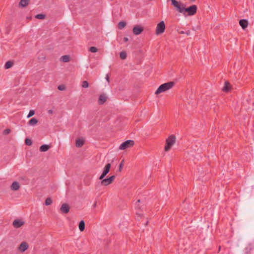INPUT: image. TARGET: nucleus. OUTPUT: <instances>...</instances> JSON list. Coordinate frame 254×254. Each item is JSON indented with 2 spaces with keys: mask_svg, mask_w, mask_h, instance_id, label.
<instances>
[{
  "mask_svg": "<svg viewBox=\"0 0 254 254\" xmlns=\"http://www.w3.org/2000/svg\"><path fill=\"white\" fill-rule=\"evenodd\" d=\"M175 85L174 82L171 81L167 82L161 85L157 89L155 92L156 94H158L160 93L164 92L171 88H172Z\"/></svg>",
  "mask_w": 254,
  "mask_h": 254,
  "instance_id": "nucleus-1",
  "label": "nucleus"
},
{
  "mask_svg": "<svg viewBox=\"0 0 254 254\" xmlns=\"http://www.w3.org/2000/svg\"><path fill=\"white\" fill-rule=\"evenodd\" d=\"M176 141V136L174 135H170L166 140V144L165 146V150L169 151Z\"/></svg>",
  "mask_w": 254,
  "mask_h": 254,
  "instance_id": "nucleus-2",
  "label": "nucleus"
},
{
  "mask_svg": "<svg viewBox=\"0 0 254 254\" xmlns=\"http://www.w3.org/2000/svg\"><path fill=\"white\" fill-rule=\"evenodd\" d=\"M171 4L175 6L177 10L183 14H184V10L185 5L184 4L176 0H171Z\"/></svg>",
  "mask_w": 254,
  "mask_h": 254,
  "instance_id": "nucleus-3",
  "label": "nucleus"
},
{
  "mask_svg": "<svg viewBox=\"0 0 254 254\" xmlns=\"http://www.w3.org/2000/svg\"><path fill=\"white\" fill-rule=\"evenodd\" d=\"M197 11V6L195 5H192L190 6L185 8L184 10V15H185L186 13H188V15L191 16L194 15Z\"/></svg>",
  "mask_w": 254,
  "mask_h": 254,
  "instance_id": "nucleus-4",
  "label": "nucleus"
},
{
  "mask_svg": "<svg viewBox=\"0 0 254 254\" xmlns=\"http://www.w3.org/2000/svg\"><path fill=\"white\" fill-rule=\"evenodd\" d=\"M134 145V141L132 140H127L123 143H122L119 149L121 150H125L127 148H129Z\"/></svg>",
  "mask_w": 254,
  "mask_h": 254,
  "instance_id": "nucleus-5",
  "label": "nucleus"
},
{
  "mask_svg": "<svg viewBox=\"0 0 254 254\" xmlns=\"http://www.w3.org/2000/svg\"><path fill=\"white\" fill-rule=\"evenodd\" d=\"M165 29V25L164 21H161L159 22L156 27V34L157 35H159L163 33Z\"/></svg>",
  "mask_w": 254,
  "mask_h": 254,
  "instance_id": "nucleus-6",
  "label": "nucleus"
},
{
  "mask_svg": "<svg viewBox=\"0 0 254 254\" xmlns=\"http://www.w3.org/2000/svg\"><path fill=\"white\" fill-rule=\"evenodd\" d=\"M111 166V164L110 163H108L105 165L102 174L99 177L100 180H102L103 179H104L105 177L107 175V174L109 172Z\"/></svg>",
  "mask_w": 254,
  "mask_h": 254,
  "instance_id": "nucleus-7",
  "label": "nucleus"
},
{
  "mask_svg": "<svg viewBox=\"0 0 254 254\" xmlns=\"http://www.w3.org/2000/svg\"><path fill=\"white\" fill-rule=\"evenodd\" d=\"M143 31V28L139 25L134 26L132 29V32L135 35L140 34Z\"/></svg>",
  "mask_w": 254,
  "mask_h": 254,
  "instance_id": "nucleus-8",
  "label": "nucleus"
},
{
  "mask_svg": "<svg viewBox=\"0 0 254 254\" xmlns=\"http://www.w3.org/2000/svg\"><path fill=\"white\" fill-rule=\"evenodd\" d=\"M61 211L63 213H67L69 211V205L66 203H64L60 208Z\"/></svg>",
  "mask_w": 254,
  "mask_h": 254,
  "instance_id": "nucleus-9",
  "label": "nucleus"
},
{
  "mask_svg": "<svg viewBox=\"0 0 254 254\" xmlns=\"http://www.w3.org/2000/svg\"><path fill=\"white\" fill-rule=\"evenodd\" d=\"M24 224V222L20 219H15L13 222V226L14 228H18Z\"/></svg>",
  "mask_w": 254,
  "mask_h": 254,
  "instance_id": "nucleus-10",
  "label": "nucleus"
},
{
  "mask_svg": "<svg viewBox=\"0 0 254 254\" xmlns=\"http://www.w3.org/2000/svg\"><path fill=\"white\" fill-rule=\"evenodd\" d=\"M28 248V245L27 243L25 242H23L19 246L18 249L20 252H25Z\"/></svg>",
  "mask_w": 254,
  "mask_h": 254,
  "instance_id": "nucleus-11",
  "label": "nucleus"
},
{
  "mask_svg": "<svg viewBox=\"0 0 254 254\" xmlns=\"http://www.w3.org/2000/svg\"><path fill=\"white\" fill-rule=\"evenodd\" d=\"M240 26L243 29L247 27L248 25V21L246 19H241L239 21Z\"/></svg>",
  "mask_w": 254,
  "mask_h": 254,
  "instance_id": "nucleus-12",
  "label": "nucleus"
},
{
  "mask_svg": "<svg viewBox=\"0 0 254 254\" xmlns=\"http://www.w3.org/2000/svg\"><path fill=\"white\" fill-rule=\"evenodd\" d=\"M84 140L83 138H78L76 140L75 145L77 147H81L84 144Z\"/></svg>",
  "mask_w": 254,
  "mask_h": 254,
  "instance_id": "nucleus-13",
  "label": "nucleus"
},
{
  "mask_svg": "<svg viewBox=\"0 0 254 254\" xmlns=\"http://www.w3.org/2000/svg\"><path fill=\"white\" fill-rule=\"evenodd\" d=\"M112 183V182L110 181L109 178L107 179H103L101 182V184L104 186H107Z\"/></svg>",
  "mask_w": 254,
  "mask_h": 254,
  "instance_id": "nucleus-14",
  "label": "nucleus"
},
{
  "mask_svg": "<svg viewBox=\"0 0 254 254\" xmlns=\"http://www.w3.org/2000/svg\"><path fill=\"white\" fill-rule=\"evenodd\" d=\"M107 100V97L105 95H101L99 98L98 103L103 104Z\"/></svg>",
  "mask_w": 254,
  "mask_h": 254,
  "instance_id": "nucleus-15",
  "label": "nucleus"
},
{
  "mask_svg": "<svg viewBox=\"0 0 254 254\" xmlns=\"http://www.w3.org/2000/svg\"><path fill=\"white\" fill-rule=\"evenodd\" d=\"M12 190H17L19 188V184L17 182H14L10 187Z\"/></svg>",
  "mask_w": 254,
  "mask_h": 254,
  "instance_id": "nucleus-16",
  "label": "nucleus"
},
{
  "mask_svg": "<svg viewBox=\"0 0 254 254\" xmlns=\"http://www.w3.org/2000/svg\"><path fill=\"white\" fill-rule=\"evenodd\" d=\"M50 148V146L47 144H44L40 147V151L41 152H46Z\"/></svg>",
  "mask_w": 254,
  "mask_h": 254,
  "instance_id": "nucleus-17",
  "label": "nucleus"
},
{
  "mask_svg": "<svg viewBox=\"0 0 254 254\" xmlns=\"http://www.w3.org/2000/svg\"><path fill=\"white\" fill-rule=\"evenodd\" d=\"M28 4V0H21L19 3V6L20 7H24L26 6Z\"/></svg>",
  "mask_w": 254,
  "mask_h": 254,
  "instance_id": "nucleus-18",
  "label": "nucleus"
},
{
  "mask_svg": "<svg viewBox=\"0 0 254 254\" xmlns=\"http://www.w3.org/2000/svg\"><path fill=\"white\" fill-rule=\"evenodd\" d=\"M78 227H79V229L80 230V231H83L84 230V229H85V223H84V221L83 220H81L80 221L79 223V225H78Z\"/></svg>",
  "mask_w": 254,
  "mask_h": 254,
  "instance_id": "nucleus-19",
  "label": "nucleus"
},
{
  "mask_svg": "<svg viewBox=\"0 0 254 254\" xmlns=\"http://www.w3.org/2000/svg\"><path fill=\"white\" fill-rule=\"evenodd\" d=\"M70 57L68 55H64L62 56L61 60L64 63H66L69 61Z\"/></svg>",
  "mask_w": 254,
  "mask_h": 254,
  "instance_id": "nucleus-20",
  "label": "nucleus"
},
{
  "mask_svg": "<svg viewBox=\"0 0 254 254\" xmlns=\"http://www.w3.org/2000/svg\"><path fill=\"white\" fill-rule=\"evenodd\" d=\"M13 64V63L12 61H9L6 62V63L4 64V68L5 69H8L12 67V66Z\"/></svg>",
  "mask_w": 254,
  "mask_h": 254,
  "instance_id": "nucleus-21",
  "label": "nucleus"
},
{
  "mask_svg": "<svg viewBox=\"0 0 254 254\" xmlns=\"http://www.w3.org/2000/svg\"><path fill=\"white\" fill-rule=\"evenodd\" d=\"M38 123V120L33 118H32L28 122V124L30 126H34Z\"/></svg>",
  "mask_w": 254,
  "mask_h": 254,
  "instance_id": "nucleus-22",
  "label": "nucleus"
},
{
  "mask_svg": "<svg viewBox=\"0 0 254 254\" xmlns=\"http://www.w3.org/2000/svg\"><path fill=\"white\" fill-rule=\"evenodd\" d=\"M126 25V22L123 21H120L118 23V28L120 29H122L123 28H124Z\"/></svg>",
  "mask_w": 254,
  "mask_h": 254,
  "instance_id": "nucleus-23",
  "label": "nucleus"
},
{
  "mask_svg": "<svg viewBox=\"0 0 254 254\" xmlns=\"http://www.w3.org/2000/svg\"><path fill=\"white\" fill-rule=\"evenodd\" d=\"M230 88V84L228 82H225V85L223 87V90L224 91H228Z\"/></svg>",
  "mask_w": 254,
  "mask_h": 254,
  "instance_id": "nucleus-24",
  "label": "nucleus"
},
{
  "mask_svg": "<svg viewBox=\"0 0 254 254\" xmlns=\"http://www.w3.org/2000/svg\"><path fill=\"white\" fill-rule=\"evenodd\" d=\"M120 57L121 59L125 60L127 58V53L124 51L121 52L120 53Z\"/></svg>",
  "mask_w": 254,
  "mask_h": 254,
  "instance_id": "nucleus-25",
  "label": "nucleus"
},
{
  "mask_svg": "<svg viewBox=\"0 0 254 254\" xmlns=\"http://www.w3.org/2000/svg\"><path fill=\"white\" fill-rule=\"evenodd\" d=\"M52 202H53L52 199L51 198H50V197L47 198L45 200V205H49L52 203Z\"/></svg>",
  "mask_w": 254,
  "mask_h": 254,
  "instance_id": "nucleus-26",
  "label": "nucleus"
},
{
  "mask_svg": "<svg viewBox=\"0 0 254 254\" xmlns=\"http://www.w3.org/2000/svg\"><path fill=\"white\" fill-rule=\"evenodd\" d=\"M35 18L38 19H43L45 18V15L43 14H38L35 16Z\"/></svg>",
  "mask_w": 254,
  "mask_h": 254,
  "instance_id": "nucleus-27",
  "label": "nucleus"
},
{
  "mask_svg": "<svg viewBox=\"0 0 254 254\" xmlns=\"http://www.w3.org/2000/svg\"><path fill=\"white\" fill-rule=\"evenodd\" d=\"M88 86H89V84L87 81H83L82 84V87L83 88H86L88 87Z\"/></svg>",
  "mask_w": 254,
  "mask_h": 254,
  "instance_id": "nucleus-28",
  "label": "nucleus"
},
{
  "mask_svg": "<svg viewBox=\"0 0 254 254\" xmlns=\"http://www.w3.org/2000/svg\"><path fill=\"white\" fill-rule=\"evenodd\" d=\"M89 51L92 53H96L97 52V49L95 47H91L89 49Z\"/></svg>",
  "mask_w": 254,
  "mask_h": 254,
  "instance_id": "nucleus-29",
  "label": "nucleus"
},
{
  "mask_svg": "<svg viewBox=\"0 0 254 254\" xmlns=\"http://www.w3.org/2000/svg\"><path fill=\"white\" fill-rule=\"evenodd\" d=\"M25 142L26 144L27 145H31L32 144V141H31V139H30L29 138H26V139L25 140Z\"/></svg>",
  "mask_w": 254,
  "mask_h": 254,
  "instance_id": "nucleus-30",
  "label": "nucleus"
},
{
  "mask_svg": "<svg viewBox=\"0 0 254 254\" xmlns=\"http://www.w3.org/2000/svg\"><path fill=\"white\" fill-rule=\"evenodd\" d=\"M35 114V111L34 110H30L29 112V114L27 116V118H29Z\"/></svg>",
  "mask_w": 254,
  "mask_h": 254,
  "instance_id": "nucleus-31",
  "label": "nucleus"
},
{
  "mask_svg": "<svg viewBox=\"0 0 254 254\" xmlns=\"http://www.w3.org/2000/svg\"><path fill=\"white\" fill-rule=\"evenodd\" d=\"M10 129L7 128L3 130V134L5 135H7V134H9L10 133Z\"/></svg>",
  "mask_w": 254,
  "mask_h": 254,
  "instance_id": "nucleus-32",
  "label": "nucleus"
},
{
  "mask_svg": "<svg viewBox=\"0 0 254 254\" xmlns=\"http://www.w3.org/2000/svg\"><path fill=\"white\" fill-rule=\"evenodd\" d=\"M123 165H124V160H123L120 164V165H119V171L120 172H121L122 171Z\"/></svg>",
  "mask_w": 254,
  "mask_h": 254,
  "instance_id": "nucleus-33",
  "label": "nucleus"
},
{
  "mask_svg": "<svg viewBox=\"0 0 254 254\" xmlns=\"http://www.w3.org/2000/svg\"><path fill=\"white\" fill-rule=\"evenodd\" d=\"M58 88L59 90L62 91L64 89V87L63 85H59Z\"/></svg>",
  "mask_w": 254,
  "mask_h": 254,
  "instance_id": "nucleus-34",
  "label": "nucleus"
},
{
  "mask_svg": "<svg viewBox=\"0 0 254 254\" xmlns=\"http://www.w3.org/2000/svg\"><path fill=\"white\" fill-rule=\"evenodd\" d=\"M115 175H113L112 176H111L109 178V179L110 180V181L112 182V183L113 182V181L114 180V179H115Z\"/></svg>",
  "mask_w": 254,
  "mask_h": 254,
  "instance_id": "nucleus-35",
  "label": "nucleus"
},
{
  "mask_svg": "<svg viewBox=\"0 0 254 254\" xmlns=\"http://www.w3.org/2000/svg\"><path fill=\"white\" fill-rule=\"evenodd\" d=\"M140 202V199H138L137 200V201L136 202V208H138L139 209H140V207H139V204L138 203Z\"/></svg>",
  "mask_w": 254,
  "mask_h": 254,
  "instance_id": "nucleus-36",
  "label": "nucleus"
},
{
  "mask_svg": "<svg viewBox=\"0 0 254 254\" xmlns=\"http://www.w3.org/2000/svg\"><path fill=\"white\" fill-rule=\"evenodd\" d=\"M105 78H106V80L108 81V82L109 83L110 82L109 74H106Z\"/></svg>",
  "mask_w": 254,
  "mask_h": 254,
  "instance_id": "nucleus-37",
  "label": "nucleus"
},
{
  "mask_svg": "<svg viewBox=\"0 0 254 254\" xmlns=\"http://www.w3.org/2000/svg\"><path fill=\"white\" fill-rule=\"evenodd\" d=\"M185 34L187 35H190V31L188 30L187 31H185Z\"/></svg>",
  "mask_w": 254,
  "mask_h": 254,
  "instance_id": "nucleus-38",
  "label": "nucleus"
},
{
  "mask_svg": "<svg viewBox=\"0 0 254 254\" xmlns=\"http://www.w3.org/2000/svg\"><path fill=\"white\" fill-rule=\"evenodd\" d=\"M124 41L125 42H127L128 41V39L127 37H124Z\"/></svg>",
  "mask_w": 254,
  "mask_h": 254,
  "instance_id": "nucleus-39",
  "label": "nucleus"
},
{
  "mask_svg": "<svg viewBox=\"0 0 254 254\" xmlns=\"http://www.w3.org/2000/svg\"><path fill=\"white\" fill-rule=\"evenodd\" d=\"M179 33L180 34H185V31H180L179 32Z\"/></svg>",
  "mask_w": 254,
  "mask_h": 254,
  "instance_id": "nucleus-40",
  "label": "nucleus"
},
{
  "mask_svg": "<svg viewBox=\"0 0 254 254\" xmlns=\"http://www.w3.org/2000/svg\"><path fill=\"white\" fill-rule=\"evenodd\" d=\"M96 206V202L94 203V205H93V207H95Z\"/></svg>",
  "mask_w": 254,
  "mask_h": 254,
  "instance_id": "nucleus-41",
  "label": "nucleus"
},
{
  "mask_svg": "<svg viewBox=\"0 0 254 254\" xmlns=\"http://www.w3.org/2000/svg\"><path fill=\"white\" fill-rule=\"evenodd\" d=\"M48 112L50 113H52V110H49L48 111Z\"/></svg>",
  "mask_w": 254,
  "mask_h": 254,
  "instance_id": "nucleus-42",
  "label": "nucleus"
},
{
  "mask_svg": "<svg viewBox=\"0 0 254 254\" xmlns=\"http://www.w3.org/2000/svg\"><path fill=\"white\" fill-rule=\"evenodd\" d=\"M195 0H190V1H191V2H193V1H194Z\"/></svg>",
  "mask_w": 254,
  "mask_h": 254,
  "instance_id": "nucleus-43",
  "label": "nucleus"
}]
</instances>
